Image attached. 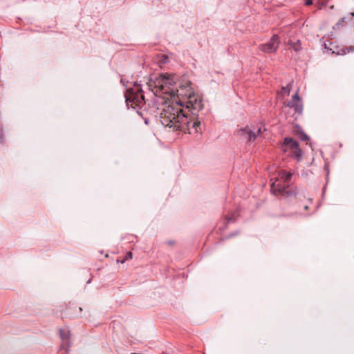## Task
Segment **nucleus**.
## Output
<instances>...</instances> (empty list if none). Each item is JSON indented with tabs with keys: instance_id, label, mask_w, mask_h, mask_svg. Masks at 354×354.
Instances as JSON below:
<instances>
[{
	"instance_id": "obj_15",
	"label": "nucleus",
	"mask_w": 354,
	"mask_h": 354,
	"mask_svg": "<svg viewBox=\"0 0 354 354\" xmlns=\"http://www.w3.org/2000/svg\"><path fill=\"white\" fill-rule=\"evenodd\" d=\"M305 3L306 6H310L313 3V0H305Z\"/></svg>"
},
{
	"instance_id": "obj_12",
	"label": "nucleus",
	"mask_w": 354,
	"mask_h": 354,
	"mask_svg": "<svg viewBox=\"0 0 354 354\" xmlns=\"http://www.w3.org/2000/svg\"><path fill=\"white\" fill-rule=\"evenodd\" d=\"M289 102H300V98L298 95V93H296L293 96L291 101Z\"/></svg>"
},
{
	"instance_id": "obj_17",
	"label": "nucleus",
	"mask_w": 354,
	"mask_h": 354,
	"mask_svg": "<svg viewBox=\"0 0 354 354\" xmlns=\"http://www.w3.org/2000/svg\"><path fill=\"white\" fill-rule=\"evenodd\" d=\"M309 209V206L308 205L304 206V209L308 210Z\"/></svg>"
},
{
	"instance_id": "obj_8",
	"label": "nucleus",
	"mask_w": 354,
	"mask_h": 354,
	"mask_svg": "<svg viewBox=\"0 0 354 354\" xmlns=\"http://www.w3.org/2000/svg\"><path fill=\"white\" fill-rule=\"evenodd\" d=\"M285 144L290 146L292 150L299 147V144L297 141L294 140L292 138H286L284 140Z\"/></svg>"
},
{
	"instance_id": "obj_4",
	"label": "nucleus",
	"mask_w": 354,
	"mask_h": 354,
	"mask_svg": "<svg viewBox=\"0 0 354 354\" xmlns=\"http://www.w3.org/2000/svg\"><path fill=\"white\" fill-rule=\"evenodd\" d=\"M265 130V128L259 127L256 133L254 131L246 127L243 129H239L238 131V134L244 140H247L248 141H254L257 138V135L261 134L262 132L264 131Z\"/></svg>"
},
{
	"instance_id": "obj_6",
	"label": "nucleus",
	"mask_w": 354,
	"mask_h": 354,
	"mask_svg": "<svg viewBox=\"0 0 354 354\" xmlns=\"http://www.w3.org/2000/svg\"><path fill=\"white\" fill-rule=\"evenodd\" d=\"M286 106L290 108V109H293L295 113H297L298 115L302 113L303 107L300 102H288Z\"/></svg>"
},
{
	"instance_id": "obj_3",
	"label": "nucleus",
	"mask_w": 354,
	"mask_h": 354,
	"mask_svg": "<svg viewBox=\"0 0 354 354\" xmlns=\"http://www.w3.org/2000/svg\"><path fill=\"white\" fill-rule=\"evenodd\" d=\"M280 41L277 35H274L270 40L259 46V50L266 53H272L277 51L279 46Z\"/></svg>"
},
{
	"instance_id": "obj_16",
	"label": "nucleus",
	"mask_w": 354,
	"mask_h": 354,
	"mask_svg": "<svg viewBox=\"0 0 354 354\" xmlns=\"http://www.w3.org/2000/svg\"><path fill=\"white\" fill-rule=\"evenodd\" d=\"M303 140H308L309 139L308 136L307 135H303L301 137Z\"/></svg>"
},
{
	"instance_id": "obj_5",
	"label": "nucleus",
	"mask_w": 354,
	"mask_h": 354,
	"mask_svg": "<svg viewBox=\"0 0 354 354\" xmlns=\"http://www.w3.org/2000/svg\"><path fill=\"white\" fill-rule=\"evenodd\" d=\"M278 179L272 182L271 184V190L274 195H284L286 192V185H281L278 183Z\"/></svg>"
},
{
	"instance_id": "obj_18",
	"label": "nucleus",
	"mask_w": 354,
	"mask_h": 354,
	"mask_svg": "<svg viewBox=\"0 0 354 354\" xmlns=\"http://www.w3.org/2000/svg\"><path fill=\"white\" fill-rule=\"evenodd\" d=\"M351 15L354 17V12H351Z\"/></svg>"
},
{
	"instance_id": "obj_10",
	"label": "nucleus",
	"mask_w": 354,
	"mask_h": 354,
	"mask_svg": "<svg viewBox=\"0 0 354 354\" xmlns=\"http://www.w3.org/2000/svg\"><path fill=\"white\" fill-rule=\"evenodd\" d=\"M60 337L63 340H66V342L69 339L70 337V332L66 329H61L59 331Z\"/></svg>"
},
{
	"instance_id": "obj_1",
	"label": "nucleus",
	"mask_w": 354,
	"mask_h": 354,
	"mask_svg": "<svg viewBox=\"0 0 354 354\" xmlns=\"http://www.w3.org/2000/svg\"><path fill=\"white\" fill-rule=\"evenodd\" d=\"M174 75H161L153 83L152 91L156 95L171 99V104H166L160 113V122L174 131L184 133H197L201 130V121L196 113L203 109L201 97L191 86V82L176 86Z\"/></svg>"
},
{
	"instance_id": "obj_11",
	"label": "nucleus",
	"mask_w": 354,
	"mask_h": 354,
	"mask_svg": "<svg viewBox=\"0 0 354 354\" xmlns=\"http://www.w3.org/2000/svg\"><path fill=\"white\" fill-rule=\"evenodd\" d=\"M292 153L297 158H300L301 156V150L299 147L293 149Z\"/></svg>"
},
{
	"instance_id": "obj_9",
	"label": "nucleus",
	"mask_w": 354,
	"mask_h": 354,
	"mask_svg": "<svg viewBox=\"0 0 354 354\" xmlns=\"http://www.w3.org/2000/svg\"><path fill=\"white\" fill-rule=\"evenodd\" d=\"M288 45H289L296 52L299 51L301 48V42L299 40H297L296 42H294L292 41H289L288 42Z\"/></svg>"
},
{
	"instance_id": "obj_2",
	"label": "nucleus",
	"mask_w": 354,
	"mask_h": 354,
	"mask_svg": "<svg viewBox=\"0 0 354 354\" xmlns=\"http://www.w3.org/2000/svg\"><path fill=\"white\" fill-rule=\"evenodd\" d=\"M126 102L132 107L140 106L145 103V97L140 85L135 84L133 88H128L125 93Z\"/></svg>"
},
{
	"instance_id": "obj_14",
	"label": "nucleus",
	"mask_w": 354,
	"mask_h": 354,
	"mask_svg": "<svg viewBox=\"0 0 354 354\" xmlns=\"http://www.w3.org/2000/svg\"><path fill=\"white\" fill-rule=\"evenodd\" d=\"M132 257H133L132 252H129L127 254V255H126V257H125L124 259V260H122V261H121V262H122V263H124L125 261H127V260L131 259H132Z\"/></svg>"
},
{
	"instance_id": "obj_7",
	"label": "nucleus",
	"mask_w": 354,
	"mask_h": 354,
	"mask_svg": "<svg viewBox=\"0 0 354 354\" xmlns=\"http://www.w3.org/2000/svg\"><path fill=\"white\" fill-rule=\"evenodd\" d=\"M279 175L284 183H288L292 176V174L290 172H286L285 171H280Z\"/></svg>"
},
{
	"instance_id": "obj_13",
	"label": "nucleus",
	"mask_w": 354,
	"mask_h": 354,
	"mask_svg": "<svg viewBox=\"0 0 354 354\" xmlns=\"http://www.w3.org/2000/svg\"><path fill=\"white\" fill-rule=\"evenodd\" d=\"M282 91L287 95H289L290 92V84H289L287 86L282 88Z\"/></svg>"
}]
</instances>
